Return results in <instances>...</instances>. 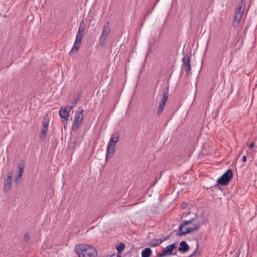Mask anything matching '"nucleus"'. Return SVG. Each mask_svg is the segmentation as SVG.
<instances>
[{"label":"nucleus","instance_id":"f257e3e1","mask_svg":"<svg viewBox=\"0 0 257 257\" xmlns=\"http://www.w3.org/2000/svg\"><path fill=\"white\" fill-rule=\"evenodd\" d=\"M75 251L78 257H96L97 255V250L94 247L85 243L76 244Z\"/></svg>","mask_w":257,"mask_h":257},{"label":"nucleus","instance_id":"f03ea898","mask_svg":"<svg viewBox=\"0 0 257 257\" xmlns=\"http://www.w3.org/2000/svg\"><path fill=\"white\" fill-rule=\"evenodd\" d=\"M233 177V171L231 169H228L221 177L217 180V183L214 186L210 187V188H219V185H227Z\"/></svg>","mask_w":257,"mask_h":257},{"label":"nucleus","instance_id":"7ed1b4c3","mask_svg":"<svg viewBox=\"0 0 257 257\" xmlns=\"http://www.w3.org/2000/svg\"><path fill=\"white\" fill-rule=\"evenodd\" d=\"M177 246L176 243H172L164 248L163 251L158 253V257H166L172 255H176L177 252Z\"/></svg>","mask_w":257,"mask_h":257},{"label":"nucleus","instance_id":"20e7f679","mask_svg":"<svg viewBox=\"0 0 257 257\" xmlns=\"http://www.w3.org/2000/svg\"><path fill=\"white\" fill-rule=\"evenodd\" d=\"M78 109L79 110L76 111L75 114L74 120L72 126V129L73 131H76L79 128L83 118V109L81 107H79Z\"/></svg>","mask_w":257,"mask_h":257},{"label":"nucleus","instance_id":"39448f33","mask_svg":"<svg viewBox=\"0 0 257 257\" xmlns=\"http://www.w3.org/2000/svg\"><path fill=\"white\" fill-rule=\"evenodd\" d=\"M110 29L109 28V22H107V23L103 27V32L99 40L100 46L102 47L105 45L106 40L110 33Z\"/></svg>","mask_w":257,"mask_h":257},{"label":"nucleus","instance_id":"423d86ee","mask_svg":"<svg viewBox=\"0 0 257 257\" xmlns=\"http://www.w3.org/2000/svg\"><path fill=\"white\" fill-rule=\"evenodd\" d=\"M49 120L50 118L48 115H45L43 117V127L40 134V138L42 140L44 141L46 138V135L48 131V127L49 125Z\"/></svg>","mask_w":257,"mask_h":257},{"label":"nucleus","instance_id":"0eeeda50","mask_svg":"<svg viewBox=\"0 0 257 257\" xmlns=\"http://www.w3.org/2000/svg\"><path fill=\"white\" fill-rule=\"evenodd\" d=\"M200 225V223L198 222L194 225L193 227H187L185 230H183V228H182L181 230H179V229H178L176 232V235L177 236H183L185 234L192 233L194 231L198 230L199 229Z\"/></svg>","mask_w":257,"mask_h":257},{"label":"nucleus","instance_id":"6e6552de","mask_svg":"<svg viewBox=\"0 0 257 257\" xmlns=\"http://www.w3.org/2000/svg\"><path fill=\"white\" fill-rule=\"evenodd\" d=\"M13 173L10 171L8 173L7 177L4 183V191L7 192L10 191L12 187Z\"/></svg>","mask_w":257,"mask_h":257},{"label":"nucleus","instance_id":"1a4fd4ad","mask_svg":"<svg viewBox=\"0 0 257 257\" xmlns=\"http://www.w3.org/2000/svg\"><path fill=\"white\" fill-rule=\"evenodd\" d=\"M183 67L185 70L186 75L189 76L191 71L190 56L188 55L185 56L182 59Z\"/></svg>","mask_w":257,"mask_h":257},{"label":"nucleus","instance_id":"9d476101","mask_svg":"<svg viewBox=\"0 0 257 257\" xmlns=\"http://www.w3.org/2000/svg\"><path fill=\"white\" fill-rule=\"evenodd\" d=\"M81 40L75 39L74 44L71 51L69 52V55L71 57H74L77 53L81 45Z\"/></svg>","mask_w":257,"mask_h":257},{"label":"nucleus","instance_id":"9b49d317","mask_svg":"<svg viewBox=\"0 0 257 257\" xmlns=\"http://www.w3.org/2000/svg\"><path fill=\"white\" fill-rule=\"evenodd\" d=\"M85 29V24L84 22L82 21L80 24L79 30L77 33L76 39H79V40H80L82 41V38L84 36Z\"/></svg>","mask_w":257,"mask_h":257},{"label":"nucleus","instance_id":"f8f14e48","mask_svg":"<svg viewBox=\"0 0 257 257\" xmlns=\"http://www.w3.org/2000/svg\"><path fill=\"white\" fill-rule=\"evenodd\" d=\"M116 147L111 146V144H108L107 150H106V159H108V158H111L115 152V148Z\"/></svg>","mask_w":257,"mask_h":257},{"label":"nucleus","instance_id":"ddd939ff","mask_svg":"<svg viewBox=\"0 0 257 257\" xmlns=\"http://www.w3.org/2000/svg\"><path fill=\"white\" fill-rule=\"evenodd\" d=\"M190 249L189 245L185 241H181L180 243V246L178 247V250L183 253L188 251Z\"/></svg>","mask_w":257,"mask_h":257},{"label":"nucleus","instance_id":"4468645a","mask_svg":"<svg viewBox=\"0 0 257 257\" xmlns=\"http://www.w3.org/2000/svg\"><path fill=\"white\" fill-rule=\"evenodd\" d=\"M119 135L118 133H116L113 134L108 144H111V146L116 147V144L119 140Z\"/></svg>","mask_w":257,"mask_h":257},{"label":"nucleus","instance_id":"2eb2a0df","mask_svg":"<svg viewBox=\"0 0 257 257\" xmlns=\"http://www.w3.org/2000/svg\"><path fill=\"white\" fill-rule=\"evenodd\" d=\"M59 114L60 116L64 118L65 120L67 121L69 117V112L65 109H63L62 107L59 110Z\"/></svg>","mask_w":257,"mask_h":257},{"label":"nucleus","instance_id":"dca6fc26","mask_svg":"<svg viewBox=\"0 0 257 257\" xmlns=\"http://www.w3.org/2000/svg\"><path fill=\"white\" fill-rule=\"evenodd\" d=\"M169 97V86H168L163 91V98L161 103L166 104Z\"/></svg>","mask_w":257,"mask_h":257},{"label":"nucleus","instance_id":"f3484780","mask_svg":"<svg viewBox=\"0 0 257 257\" xmlns=\"http://www.w3.org/2000/svg\"><path fill=\"white\" fill-rule=\"evenodd\" d=\"M168 238V237H165L164 239H157L155 241H152L149 243V245L151 247H156L159 245H160L162 242H163L164 240H166Z\"/></svg>","mask_w":257,"mask_h":257},{"label":"nucleus","instance_id":"a211bd4d","mask_svg":"<svg viewBox=\"0 0 257 257\" xmlns=\"http://www.w3.org/2000/svg\"><path fill=\"white\" fill-rule=\"evenodd\" d=\"M152 251L150 247L144 248L142 251V257H150L152 255Z\"/></svg>","mask_w":257,"mask_h":257},{"label":"nucleus","instance_id":"6ab92c4d","mask_svg":"<svg viewBox=\"0 0 257 257\" xmlns=\"http://www.w3.org/2000/svg\"><path fill=\"white\" fill-rule=\"evenodd\" d=\"M195 218L193 217L190 220L184 221L183 223L180 224L178 229H179V230H181L182 228H184L185 226L188 225V224L192 223L195 221Z\"/></svg>","mask_w":257,"mask_h":257},{"label":"nucleus","instance_id":"aec40b11","mask_svg":"<svg viewBox=\"0 0 257 257\" xmlns=\"http://www.w3.org/2000/svg\"><path fill=\"white\" fill-rule=\"evenodd\" d=\"M125 244L123 242H120L119 244L116 245V249L117 250V254H121L122 251L125 248Z\"/></svg>","mask_w":257,"mask_h":257},{"label":"nucleus","instance_id":"412c9836","mask_svg":"<svg viewBox=\"0 0 257 257\" xmlns=\"http://www.w3.org/2000/svg\"><path fill=\"white\" fill-rule=\"evenodd\" d=\"M227 50V46L223 45L222 48H221L219 51V56L221 62L223 59L224 56V53Z\"/></svg>","mask_w":257,"mask_h":257},{"label":"nucleus","instance_id":"4be33fe9","mask_svg":"<svg viewBox=\"0 0 257 257\" xmlns=\"http://www.w3.org/2000/svg\"><path fill=\"white\" fill-rule=\"evenodd\" d=\"M25 166V165L24 161H22L19 164V171L18 173V175H23Z\"/></svg>","mask_w":257,"mask_h":257},{"label":"nucleus","instance_id":"5701e85b","mask_svg":"<svg viewBox=\"0 0 257 257\" xmlns=\"http://www.w3.org/2000/svg\"><path fill=\"white\" fill-rule=\"evenodd\" d=\"M244 6L242 4L236 10L235 14H238L242 15H243L244 10Z\"/></svg>","mask_w":257,"mask_h":257},{"label":"nucleus","instance_id":"b1692460","mask_svg":"<svg viewBox=\"0 0 257 257\" xmlns=\"http://www.w3.org/2000/svg\"><path fill=\"white\" fill-rule=\"evenodd\" d=\"M22 180V175L17 174L14 180V183L16 185H19Z\"/></svg>","mask_w":257,"mask_h":257},{"label":"nucleus","instance_id":"393cba45","mask_svg":"<svg viewBox=\"0 0 257 257\" xmlns=\"http://www.w3.org/2000/svg\"><path fill=\"white\" fill-rule=\"evenodd\" d=\"M164 103H160L157 111V115H159L163 111L165 106Z\"/></svg>","mask_w":257,"mask_h":257},{"label":"nucleus","instance_id":"a878e982","mask_svg":"<svg viewBox=\"0 0 257 257\" xmlns=\"http://www.w3.org/2000/svg\"><path fill=\"white\" fill-rule=\"evenodd\" d=\"M81 96V93L80 92L77 94V96L74 99V100L73 102L74 106H76L77 105V103L78 102V101L79 100V99H80Z\"/></svg>","mask_w":257,"mask_h":257},{"label":"nucleus","instance_id":"bb28decb","mask_svg":"<svg viewBox=\"0 0 257 257\" xmlns=\"http://www.w3.org/2000/svg\"><path fill=\"white\" fill-rule=\"evenodd\" d=\"M198 248V244H197V247H196V249L193 251V252L192 254H191L188 257H197L196 256L197 254L199 255L200 254L199 252H197V250Z\"/></svg>","mask_w":257,"mask_h":257},{"label":"nucleus","instance_id":"cd10ccee","mask_svg":"<svg viewBox=\"0 0 257 257\" xmlns=\"http://www.w3.org/2000/svg\"><path fill=\"white\" fill-rule=\"evenodd\" d=\"M242 17V15H238V14H235L233 20H234V21H237L238 22H240Z\"/></svg>","mask_w":257,"mask_h":257},{"label":"nucleus","instance_id":"c85d7f7f","mask_svg":"<svg viewBox=\"0 0 257 257\" xmlns=\"http://www.w3.org/2000/svg\"><path fill=\"white\" fill-rule=\"evenodd\" d=\"M159 1V0H157L156 2H155V3L154 4V6L153 7V8H152V9H151L150 10H149L146 14V16H148L149 14H151L152 11H153V9L154 8H155V6H156V3H157Z\"/></svg>","mask_w":257,"mask_h":257},{"label":"nucleus","instance_id":"c756f323","mask_svg":"<svg viewBox=\"0 0 257 257\" xmlns=\"http://www.w3.org/2000/svg\"><path fill=\"white\" fill-rule=\"evenodd\" d=\"M30 238V234L28 233H25L24 237V240L25 241H28Z\"/></svg>","mask_w":257,"mask_h":257},{"label":"nucleus","instance_id":"7c9ffc66","mask_svg":"<svg viewBox=\"0 0 257 257\" xmlns=\"http://www.w3.org/2000/svg\"><path fill=\"white\" fill-rule=\"evenodd\" d=\"M74 106H66L65 107H63V109L66 110L69 113L70 111L73 108Z\"/></svg>","mask_w":257,"mask_h":257},{"label":"nucleus","instance_id":"2f4dec72","mask_svg":"<svg viewBox=\"0 0 257 257\" xmlns=\"http://www.w3.org/2000/svg\"><path fill=\"white\" fill-rule=\"evenodd\" d=\"M239 22H238L237 21H234V20H233V23H232V25H233V27L234 28H236L237 27H238L239 24Z\"/></svg>","mask_w":257,"mask_h":257},{"label":"nucleus","instance_id":"473e14b6","mask_svg":"<svg viewBox=\"0 0 257 257\" xmlns=\"http://www.w3.org/2000/svg\"><path fill=\"white\" fill-rule=\"evenodd\" d=\"M254 143L252 142V143H251L249 145V146H248V148H249V149H252V148L254 147Z\"/></svg>","mask_w":257,"mask_h":257},{"label":"nucleus","instance_id":"72a5a7b5","mask_svg":"<svg viewBox=\"0 0 257 257\" xmlns=\"http://www.w3.org/2000/svg\"><path fill=\"white\" fill-rule=\"evenodd\" d=\"M152 53V49H151V48H150L148 49V51H147V55H149V54H150V53Z\"/></svg>","mask_w":257,"mask_h":257},{"label":"nucleus","instance_id":"f704fd0d","mask_svg":"<svg viewBox=\"0 0 257 257\" xmlns=\"http://www.w3.org/2000/svg\"><path fill=\"white\" fill-rule=\"evenodd\" d=\"M242 161L244 162L246 161V157L245 156L242 157Z\"/></svg>","mask_w":257,"mask_h":257},{"label":"nucleus","instance_id":"c9c22d12","mask_svg":"<svg viewBox=\"0 0 257 257\" xmlns=\"http://www.w3.org/2000/svg\"><path fill=\"white\" fill-rule=\"evenodd\" d=\"M244 0H241V2H240L241 4H242L243 5H244Z\"/></svg>","mask_w":257,"mask_h":257},{"label":"nucleus","instance_id":"e433bc0d","mask_svg":"<svg viewBox=\"0 0 257 257\" xmlns=\"http://www.w3.org/2000/svg\"><path fill=\"white\" fill-rule=\"evenodd\" d=\"M120 254H117V256H116V257H121Z\"/></svg>","mask_w":257,"mask_h":257},{"label":"nucleus","instance_id":"4c0bfd02","mask_svg":"<svg viewBox=\"0 0 257 257\" xmlns=\"http://www.w3.org/2000/svg\"><path fill=\"white\" fill-rule=\"evenodd\" d=\"M114 256H115V254L114 253V254H112V255H110L109 256H110V257H114Z\"/></svg>","mask_w":257,"mask_h":257}]
</instances>
